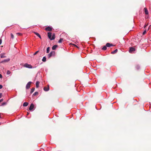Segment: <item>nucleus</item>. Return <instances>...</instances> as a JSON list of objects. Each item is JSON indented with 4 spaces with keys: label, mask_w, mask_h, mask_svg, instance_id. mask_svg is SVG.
Returning a JSON list of instances; mask_svg holds the SVG:
<instances>
[{
    "label": "nucleus",
    "mask_w": 151,
    "mask_h": 151,
    "mask_svg": "<svg viewBox=\"0 0 151 151\" xmlns=\"http://www.w3.org/2000/svg\"><path fill=\"white\" fill-rule=\"evenodd\" d=\"M135 51V49L133 47H129V52L130 53H132Z\"/></svg>",
    "instance_id": "obj_3"
},
{
    "label": "nucleus",
    "mask_w": 151,
    "mask_h": 151,
    "mask_svg": "<svg viewBox=\"0 0 151 151\" xmlns=\"http://www.w3.org/2000/svg\"><path fill=\"white\" fill-rule=\"evenodd\" d=\"M45 30L49 31H50L52 30V28L50 27H46L45 29Z\"/></svg>",
    "instance_id": "obj_8"
},
{
    "label": "nucleus",
    "mask_w": 151,
    "mask_h": 151,
    "mask_svg": "<svg viewBox=\"0 0 151 151\" xmlns=\"http://www.w3.org/2000/svg\"><path fill=\"white\" fill-rule=\"evenodd\" d=\"M117 51H118L117 49H116V50H115L114 51L112 52H111V54H115V53H116L117 52Z\"/></svg>",
    "instance_id": "obj_16"
},
{
    "label": "nucleus",
    "mask_w": 151,
    "mask_h": 151,
    "mask_svg": "<svg viewBox=\"0 0 151 151\" xmlns=\"http://www.w3.org/2000/svg\"><path fill=\"white\" fill-rule=\"evenodd\" d=\"M46 57L45 56H44L42 59V61L44 62H45L46 61Z\"/></svg>",
    "instance_id": "obj_17"
},
{
    "label": "nucleus",
    "mask_w": 151,
    "mask_h": 151,
    "mask_svg": "<svg viewBox=\"0 0 151 151\" xmlns=\"http://www.w3.org/2000/svg\"><path fill=\"white\" fill-rule=\"evenodd\" d=\"M6 56H5L4 55H1V58H6Z\"/></svg>",
    "instance_id": "obj_27"
},
{
    "label": "nucleus",
    "mask_w": 151,
    "mask_h": 151,
    "mask_svg": "<svg viewBox=\"0 0 151 151\" xmlns=\"http://www.w3.org/2000/svg\"><path fill=\"white\" fill-rule=\"evenodd\" d=\"M55 53V52L54 51H52L49 54H48V55H47V57L49 58H50L52 55V53Z\"/></svg>",
    "instance_id": "obj_7"
},
{
    "label": "nucleus",
    "mask_w": 151,
    "mask_h": 151,
    "mask_svg": "<svg viewBox=\"0 0 151 151\" xmlns=\"http://www.w3.org/2000/svg\"><path fill=\"white\" fill-rule=\"evenodd\" d=\"M28 105V102H24L23 104V106H27Z\"/></svg>",
    "instance_id": "obj_15"
},
{
    "label": "nucleus",
    "mask_w": 151,
    "mask_h": 151,
    "mask_svg": "<svg viewBox=\"0 0 151 151\" xmlns=\"http://www.w3.org/2000/svg\"><path fill=\"white\" fill-rule=\"evenodd\" d=\"M35 88H32L31 89L30 92L31 94L34 91Z\"/></svg>",
    "instance_id": "obj_18"
},
{
    "label": "nucleus",
    "mask_w": 151,
    "mask_h": 151,
    "mask_svg": "<svg viewBox=\"0 0 151 151\" xmlns=\"http://www.w3.org/2000/svg\"><path fill=\"white\" fill-rule=\"evenodd\" d=\"M147 26V25H145L144 26V28H145Z\"/></svg>",
    "instance_id": "obj_36"
},
{
    "label": "nucleus",
    "mask_w": 151,
    "mask_h": 151,
    "mask_svg": "<svg viewBox=\"0 0 151 151\" xmlns=\"http://www.w3.org/2000/svg\"><path fill=\"white\" fill-rule=\"evenodd\" d=\"M2 96V93H0V99L1 98Z\"/></svg>",
    "instance_id": "obj_32"
},
{
    "label": "nucleus",
    "mask_w": 151,
    "mask_h": 151,
    "mask_svg": "<svg viewBox=\"0 0 151 151\" xmlns=\"http://www.w3.org/2000/svg\"><path fill=\"white\" fill-rule=\"evenodd\" d=\"M52 33L51 32H48L47 33L48 37L51 40H54L55 38V34H53L52 37Z\"/></svg>",
    "instance_id": "obj_1"
},
{
    "label": "nucleus",
    "mask_w": 151,
    "mask_h": 151,
    "mask_svg": "<svg viewBox=\"0 0 151 151\" xmlns=\"http://www.w3.org/2000/svg\"><path fill=\"white\" fill-rule=\"evenodd\" d=\"M11 37L12 39H13L14 38V36L12 33L11 34Z\"/></svg>",
    "instance_id": "obj_25"
},
{
    "label": "nucleus",
    "mask_w": 151,
    "mask_h": 151,
    "mask_svg": "<svg viewBox=\"0 0 151 151\" xmlns=\"http://www.w3.org/2000/svg\"><path fill=\"white\" fill-rule=\"evenodd\" d=\"M3 88V86L2 85H0V89H1Z\"/></svg>",
    "instance_id": "obj_31"
},
{
    "label": "nucleus",
    "mask_w": 151,
    "mask_h": 151,
    "mask_svg": "<svg viewBox=\"0 0 151 151\" xmlns=\"http://www.w3.org/2000/svg\"><path fill=\"white\" fill-rule=\"evenodd\" d=\"M1 113H0V118H1Z\"/></svg>",
    "instance_id": "obj_37"
},
{
    "label": "nucleus",
    "mask_w": 151,
    "mask_h": 151,
    "mask_svg": "<svg viewBox=\"0 0 151 151\" xmlns=\"http://www.w3.org/2000/svg\"><path fill=\"white\" fill-rule=\"evenodd\" d=\"M10 60V59L9 58H8L6 59H5L3 60L2 61L0 62V63H4L7 62Z\"/></svg>",
    "instance_id": "obj_5"
},
{
    "label": "nucleus",
    "mask_w": 151,
    "mask_h": 151,
    "mask_svg": "<svg viewBox=\"0 0 151 151\" xmlns=\"http://www.w3.org/2000/svg\"><path fill=\"white\" fill-rule=\"evenodd\" d=\"M57 47L58 45H53L52 47V50H55Z\"/></svg>",
    "instance_id": "obj_13"
},
{
    "label": "nucleus",
    "mask_w": 151,
    "mask_h": 151,
    "mask_svg": "<svg viewBox=\"0 0 151 151\" xmlns=\"http://www.w3.org/2000/svg\"><path fill=\"white\" fill-rule=\"evenodd\" d=\"M31 83L32 82L31 81H29L27 83L26 87V89H29L30 88V85Z\"/></svg>",
    "instance_id": "obj_4"
},
{
    "label": "nucleus",
    "mask_w": 151,
    "mask_h": 151,
    "mask_svg": "<svg viewBox=\"0 0 151 151\" xmlns=\"http://www.w3.org/2000/svg\"><path fill=\"white\" fill-rule=\"evenodd\" d=\"M24 67L29 68H32V66L30 64H29L28 63H25L24 65Z\"/></svg>",
    "instance_id": "obj_2"
},
{
    "label": "nucleus",
    "mask_w": 151,
    "mask_h": 151,
    "mask_svg": "<svg viewBox=\"0 0 151 151\" xmlns=\"http://www.w3.org/2000/svg\"><path fill=\"white\" fill-rule=\"evenodd\" d=\"M38 93V92L37 91H36L33 94V96H35Z\"/></svg>",
    "instance_id": "obj_23"
},
{
    "label": "nucleus",
    "mask_w": 151,
    "mask_h": 151,
    "mask_svg": "<svg viewBox=\"0 0 151 151\" xmlns=\"http://www.w3.org/2000/svg\"><path fill=\"white\" fill-rule=\"evenodd\" d=\"M3 101V99H0V103L2 101Z\"/></svg>",
    "instance_id": "obj_33"
},
{
    "label": "nucleus",
    "mask_w": 151,
    "mask_h": 151,
    "mask_svg": "<svg viewBox=\"0 0 151 151\" xmlns=\"http://www.w3.org/2000/svg\"><path fill=\"white\" fill-rule=\"evenodd\" d=\"M18 35L21 36L22 35V34L20 33H17L16 34Z\"/></svg>",
    "instance_id": "obj_28"
},
{
    "label": "nucleus",
    "mask_w": 151,
    "mask_h": 151,
    "mask_svg": "<svg viewBox=\"0 0 151 151\" xmlns=\"http://www.w3.org/2000/svg\"><path fill=\"white\" fill-rule=\"evenodd\" d=\"M50 49V47H48L47 48L46 50V52L47 53H48L49 52Z\"/></svg>",
    "instance_id": "obj_19"
},
{
    "label": "nucleus",
    "mask_w": 151,
    "mask_h": 151,
    "mask_svg": "<svg viewBox=\"0 0 151 151\" xmlns=\"http://www.w3.org/2000/svg\"><path fill=\"white\" fill-rule=\"evenodd\" d=\"M34 104L32 103L30 105L29 107V109L30 110H32L34 108Z\"/></svg>",
    "instance_id": "obj_6"
},
{
    "label": "nucleus",
    "mask_w": 151,
    "mask_h": 151,
    "mask_svg": "<svg viewBox=\"0 0 151 151\" xmlns=\"http://www.w3.org/2000/svg\"><path fill=\"white\" fill-rule=\"evenodd\" d=\"M28 114H29V113H28L27 114V115H28Z\"/></svg>",
    "instance_id": "obj_38"
},
{
    "label": "nucleus",
    "mask_w": 151,
    "mask_h": 151,
    "mask_svg": "<svg viewBox=\"0 0 151 151\" xmlns=\"http://www.w3.org/2000/svg\"><path fill=\"white\" fill-rule=\"evenodd\" d=\"M63 40V39L62 38H60V39L58 41V42L59 43H61L62 42Z\"/></svg>",
    "instance_id": "obj_21"
},
{
    "label": "nucleus",
    "mask_w": 151,
    "mask_h": 151,
    "mask_svg": "<svg viewBox=\"0 0 151 151\" xmlns=\"http://www.w3.org/2000/svg\"><path fill=\"white\" fill-rule=\"evenodd\" d=\"M144 10H145V13L146 14H148V11L147 10V9L146 8H144Z\"/></svg>",
    "instance_id": "obj_11"
},
{
    "label": "nucleus",
    "mask_w": 151,
    "mask_h": 151,
    "mask_svg": "<svg viewBox=\"0 0 151 151\" xmlns=\"http://www.w3.org/2000/svg\"><path fill=\"white\" fill-rule=\"evenodd\" d=\"M39 52V51H37L36 52L34 53V54H33V55H36Z\"/></svg>",
    "instance_id": "obj_30"
},
{
    "label": "nucleus",
    "mask_w": 151,
    "mask_h": 151,
    "mask_svg": "<svg viewBox=\"0 0 151 151\" xmlns=\"http://www.w3.org/2000/svg\"><path fill=\"white\" fill-rule=\"evenodd\" d=\"M6 102H4L2 104L1 106H3L6 105Z\"/></svg>",
    "instance_id": "obj_26"
},
{
    "label": "nucleus",
    "mask_w": 151,
    "mask_h": 151,
    "mask_svg": "<svg viewBox=\"0 0 151 151\" xmlns=\"http://www.w3.org/2000/svg\"><path fill=\"white\" fill-rule=\"evenodd\" d=\"M35 34L37 36H38L40 39H41V36L37 32H34Z\"/></svg>",
    "instance_id": "obj_12"
},
{
    "label": "nucleus",
    "mask_w": 151,
    "mask_h": 151,
    "mask_svg": "<svg viewBox=\"0 0 151 151\" xmlns=\"http://www.w3.org/2000/svg\"><path fill=\"white\" fill-rule=\"evenodd\" d=\"M135 68L137 70H138L140 68V66L138 65H137Z\"/></svg>",
    "instance_id": "obj_22"
},
{
    "label": "nucleus",
    "mask_w": 151,
    "mask_h": 151,
    "mask_svg": "<svg viewBox=\"0 0 151 151\" xmlns=\"http://www.w3.org/2000/svg\"><path fill=\"white\" fill-rule=\"evenodd\" d=\"M44 90L45 91H47L49 90V86H48L47 87H45L44 88Z\"/></svg>",
    "instance_id": "obj_10"
},
{
    "label": "nucleus",
    "mask_w": 151,
    "mask_h": 151,
    "mask_svg": "<svg viewBox=\"0 0 151 151\" xmlns=\"http://www.w3.org/2000/svg\"><path fill=\"white\" fill-rule=\"evenodd\" d=\"M11 73V72L9 70H8L7 72V74L8 75L10 74Z\"/></svg>",
    "instance_id": "obj_24"
},
{
    "label": "nucleus",
    "mask_w": 151,
    "mask_h": 151,
    "mask_svg": "<svg viewBox=\"0 0 151 151\" xmlns=\"http://www.w3.org/2000/svg\"><path fill=\"white\" fill-rule=\"evenodd\" d=\"M1 124V123L0 122V125Z\"/></svg>",
    "instance_id": "obj_39"
},
{
    "label": "nucleus",
    "mask_w": 151,
    "mask_h": 151,
    "mask_svg": "<svg viewBox=\"0 0 151 151\" xmlns=\"http://www.w3.org/2000/svg\"><path fill=\"white\" fill-rule=\"evenodd\" d=\"M2 43V40L0 39V45Z\"/></svg>",
    "instance_id": "obj_34"
},
{
    "label": "nucleus",
    "mask_w": 151,
    "mask_h": 151,
    "mask_svg": "<svg viewBox=\"0 0 151 151\" xmlns=\"http://www.w3.org/2000/svg\"><path fill=\"white\" fill-rule=\"evenodd\" d=\"M2 78V75L0 74V78Z\"/></svg>",
    "instance_id": "obj_35"
},
{
    "label": "nucleus",
    "mask_w": 151,
    "mask_h": 151,
    "mask_svg": "<svg viewBox=\"0 0 151 151\" xmlns=\"http://www.w3.org/2000/svg\"><path fill=\"white\" fill-rule=\"evenodd\" d=\"M106 46H107V47H111L113 46L114 45L112 44H111L109 43H107L106 44Z\"/></svg>",
    "instance_id": "obj_9"
},
{
    "label": "nucleus",
    "mask_w": 151,
    "mask_h": 151,
    "mask_svg": "<svg viewBox=\"0 0 151 151\" xmlns=\"http://www.w3.org/2000/svg\"><path fill=\"white\" fill-rule=\"evenodd\" d=\"M106 47L107 46L106 45L105 46H104L102 48V49L103 50H106V49H107V48H106Z\"/></svg>",
    "instance_id": "obj_20"
},
{
    "label": "nucleus",
    "mask_w": 151,
    "mask_h": 151,
    "mask_svg": "<svg viewBox=\"0 0 151 151\" xmlns=\"http://www.w3.org/2000/svg\"><path fill=\"white\" fill-rule=\"evenodd\" d=\"M146 30H144V31L143 32V33H142V34H143V35H145V34L146 33Z\"/></svg>",
    "instance_id": "obj_29"
},
{
    "label": "nucleus",
    "mask_w": 151,
    "mask_h": 151,
    "mask_svg": "<svg viewBox=\"0 0 151 151\" xmlns=\"http://www.w3.org/2000/svg\"><path fill=\"white\" fill-rule=\"evenodd\" d=\"M39 82L38 81H37L36 83V86L37 88L39 87Z\"/></svg>",
    "instance_id": "obj_14"
}]
</instances>
